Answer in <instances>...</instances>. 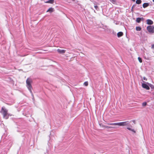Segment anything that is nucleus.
Instances as JSON below:
<instances>
[{
	"label": "nucleus",
	"instance_id": "9b49d317",
	"mask_svg": "<svg viewBox=\"0 0 154 154\" xmlns=\"http://www.w3.org/2000/svg\"><path fill=\"white\" fill-rule=\"evenodd\" d=\"M54 10V8H50L47 11V12H51L53 11Z\"/></svg>",
	"mask_w": 154,
	"mask_h": 154
},
{
	"label": "nucleus",
	"instance_id": "a878e982",
	"mask_svg": "<svg viewBox=\"0 0 154 154\" xmlns=\"http://www.w3.org/2000/svg\"><path fill=\"white\" fill-rule=\"evenodd\" d=\"M134 5H133L132 6V9L133 8H134Z\"/></svg>",
	"mask_w": 154,
	"mask_h": 154
},
{
	"label": "nucleus",
	"instance_id": "393cba45",
	"mask_svg": "<svg viewBox=\"0 0 154 154\" xmlns=\"http://www.w3.org/2000/svg\"><path fill=\"white\" fill-rule=\"evenodd\" d=\"M132 121H133V122L135 124V120H133Z\"/></svg>",
	"mask_w": 154,
	"mask_h": 154
},
{
	"label": "nucleus",
	"instance_id": "7ed1b4c3",
	"mask_svg": "<svg viewBox=\"0 0 154 154\" xmlns=\"http://www.w3.org/2000/svg\"><path fill=\"white\" fill-rule=\"evenodd\" d=\"M1 112L3 115L4 118L6 119H8L9 114L8 113V110L5 107H2Z\"/></svg>",
	"mask_w": 154,
	"mask_h": 154
},
{
	"label": "nucleus",
	"instance_id": "5701e85b",
	"mask_svg": "<svg viewBox=\"0 0 154 154\" xmlns=\"http://www.w3.org/2000/svg\"><path fill=\"white\" fill-rule=\"evenodd\" d=\"M152 48L154 49V44H153L152 45Z\"/></svg>",
	"mask_w": 154,
	"mask_h": 154
},
{
	"label": "nucleus",
	"instance_id": "aec40b11",
	"mask_svg": "<svg viewBox=\"0 0 154 154\" xmlns=\"http://www.w3.org/2000/svg\"><path fill=\"white\" fill-rule=\"evenodd\" d=\"M143 79L144 80H147V79L145 77H143Z\"/></svg>",
	"mask_w": 154,
	"mask_h": 154
},
{
	"label": "nucleus",
	"instance_id": "f03ea898",
	"mask_svg": "<svg viewBox=\"0 0 154 154\" xmlns=\"http://www.w3.org/2000/svg\"><path fill=\"white\" fill-rule=\"evenodd\" d=\"M109 125H119V126H126L130 124V122L127 121L124 122L115 123H108L107 124Z\"/></svg>",
	"mask_w": 154,
	"mask_h": 154
},
{
	"label": "nucleus",
	"instance_id": "b1692460",
	"mask_svg": "<svg viewBox=\"0 0 154 154\" xmlns=\"http://www.w3.org/2000/svg\"><path fill=\"white\" fill-rule=\"evenodd\" d=\"M131 131H132L134 133L135 132V131L134 129H131Z\"/></svg>",
	"mask_w": 154,
	"mask_h": 154
},
{
	"label": "nucleus",
	"instance_id": "ddd939ff",
	"mask_svg": "<svg viewBox=\"0 0 154 154\" xmlns=\"http://www.w3.org/2000/svg\"><path fill=\"white\" fill-rule=\"evenodd\" d=\"M136 30L137 31H140L141 30V28L139 26H137L136 27Z\"/></svg>",
	"mask_w": 154,
	"mask_h": 154
},
{
	"label": "nucleus",
	"instance_id": "0eeeda50",
	"mask_svg": "<svg viewBox=\"0 0 154 154\" xmlns=\"http://www.w3.org/2000/svg\"><path fill=\"white\" fill-rule=\"evenodd\" d=\"M57 51L60 54H63L64 53L66 52L65 50H61L60 49H58L57 50Z\"/></svg>",
	"mask_w": 154,
	"mask_h": 154
},
{
	"label": "nucleus",
	"instance_id": "dca6fc26",
	"mask_svg": "<svg viewBox=\"0 0 154 154\" xmlns=\"http://www.w3.org/2000/svg\"><path fill=\"white\" fill-rule=\"evenodd\" d=\"M84 85H85V86H88V82H84Z\"/></svg>",
	"mask_w": 154,
	"mask_h": 154
},
{
	"label": "nucleus",
	"instance_id": "2eb2a0df",
	"mask_svg": "<svg viewBox=\"0 0 154 154\" xmlns=\"http://www.w3.org/2000/svg\"><path fill=\"white\" fill-rule=\"evenodd\" d=\"M138 60L140 63H142V61L141 58L140 57H138Z\"/></svg>",
	"mask_w": 154,
	"mask_h": 154
},
{
	"label": "nucleus",
	"instance_id": "a211bd4d",
	"mask_svg": "<svg viewBox=\"0 0 154 154\" xmlns=\"http://www.w3.org/2000/svg\"><path fill=\"white\" fill-rule=\"evenodd\" d=\"M110 1L113 3H114L116 1L115 0H110Z\"/></svg>",
	"mask_w": 154,
	"mask_h": 154
},
{
	"label": "nucleus",
	"instance_id": "9d476101",
	"mask_svg": "<svg viewBox=\"0 0 154 154\" xmlns=\"http://www.w3.org/2000/svg\"><path fill=\"white\" fill-rule=\"evenodd\" d=\"M148 5L149 4L148 3H145L143 4V8H145L148 7Z\"/></svg>",
	"mask_w": 154,
	"mask_h": 154
},
{
	"label": "nucleus",
	"instance_id": "6e6552de",
	"mask_svg": "<svg viewBox=\"0 0 154 154\" xmlns=\"http://www.w3.org/2000/svg\"><path fill=\"white\" fill-rule=\"evenodd\" d=\"M147 24L149 25H152L153 24V22L151 20L147 19L146 20Z\"/></svg>",
	"mask_w": 154,
	"mask_h": 154
},
{
	"label": "nucleus",
	"instance_id": "423d86ee",
	"mask_svg": "<svg viewBox=\"0 0 154 154\" xmlns=\"http://www.w3.org/2000/svg\"><path fill=\"white\" fill-rule=\"evenodd\" d=\"M144 20V19L143 17H138L136 19V21L138 23H140L141 21H143Z\"/></svg>",
	"mask_w": 154,
	"mask_h": 154
},
{
	"label": "nucleus",
	"instance_id": "cd10ccee",
	"mask_svg": "<svg viewBox=\"0 0 154 154\" xmlns=\"http://www.w3.org/2000/svg\"><path fill=\"white\" fill-rule=\"evenodd\" d=\"M152 1L154 2V0H152Z\"/></svg>",
	"mask_w": 154,
	"mask_h": 154
},
{
	"label": "nucleus",
	"instance_id": "f8f14e48",
	"mask_svg": "<svg viewBox=\"0 0 154 154\" xmlns=\"http://www.w3.org/2000/svg\"><path fill=\"white\" fill-rule=\"evenodd\" d=\"M54 0H49L46 2L47 3H50L51 4H53L54 2Z\"/></svg>",
	"mask_w": 154,
	"mask_h": 154
},
{
	"label": "nucleus",
	"instance_id": "bb28decb",
	"mask_svg": "<svg viewBox=\"0 0 154 154\" xmlns=\"http://www.w3.org/2000/svg\"><path fill=\"white\" fill-rule=\"evenodd\" d=\"M135 0H132V1H133V2H134Z\"/></svg>",
	"mask_w": 154,
	"mask_h": 154
},
{
	"label": "nucleus",
	"instance_id": "39448f33",
	"mask_svg": "<svg viewBox=\"0 0 154 154\" xmlns=\"http://www.w3.org/2000/svg\"><path fill=\"white\" fill-rule=\"evenodd\" d=\"M142 86L143 88L147 90H149L150 89L149 87L146 84L143 83L142 84Z\"/></svg>",
	"mask_w": 154,
	"mask_h": 154
},
{
	"label": "nucleus",
	"instance_id": "4468645a",
	"mask_svg": "<svg viewBox=\"0 0 154 154\" xmlns=\"http://www.w3.org/2000/svg\"><path fill=\"white\" fill-rule=\"evenodd\" d=\"M141 0H137L136 1V3L137 4H140L141 3Z\"/></svg>",
	"mask_w": 154,
	"mask_h": 154
},
{
	"label": "nucleus",
	"instance_id": "6ab92c4d",
	"mask_svg": "<svg viewBox=\"0 0 154 154\" xmlns=\"http://www.w3.org/2000/svg\"><path fill=\"white\" fill-rule=\"evenodd\" d=\"M94 8L96 10H97L98 8V6L96 5L94 6Z\"/></svg>",
	"mask_w": 154,
	"mask_h": 154
},
{
	"label": "nucleus",
	"instance_id": "1a4fd4ad",
	"mask_svg": "<svg viewBox=\"0 0 154 154\" xmlns=\"http://www.w3.org/2000/svg\"><path fill=\"white\" fill-rule=\"evenodd\" d=\"M123 35V33L122 32H120L118 33L117 36L118 37H120Z\"/></svg>",
	"mask_w": 154,
	"mask_h": 154
},
{
	"label": "nucleus",
	"instance_id": "f257e3e1",
	"mask_svg": "<svg viewBox=\"0 0 154 154\" xmlns=\"http://www.w3.org/2000/svg\"><path fill=\"white\" fill-rule=\"evenodd\" d=\"M32 82V79L29 78H28L26 80V86L30 91L31 94H32V87L31 85V83Z\"/></svg>",
	"mask_w": 154,
	"mask_h": 154
},
{
	"label": "nucleus",
	"instance_id": "f3484780",
	"mask_svg": "<svg viewBox=\"0 0 154 154\" xmlns=\"http://www.w3.org/2000/svg\"><path fill=\"white\" fill-rule=\"evenodd\" d=\"M146 103L144 102L142 103V106H145L146 105Z\"/></svg>",
	"mask_w": 154,
	"mask_h": 154
},
{
	"label": "nucleus",
	"instance_id": "412c9836",
	"mask_svg": "<svg viewBox=\"0 0 154 154\" xmlns=\"http://www.w3.org/2000/svg\"><path fill=\"white\" fill-rule=\"evenodd\" d=\"M127 129H128V130H130V131H131V129L130 128H129V127H128V128H127Z\"/></svg>",
	"mask_w": 154,
	"mask_h": 154
},
{
	"label": "nucleus",
	"instance_id": "4be33fe9",
	"mask_svg": "<svg viewBox=\"0 0 154 154\" xmlns=\"http://www.w3.org/2000/svg\"><path fill=\"white\" fill-rule=\"evenodd\" d=\"M106 127L107 128H113V127H110V126H106Z\"/></svg>",
	"mask_w": 154,
	"mask_h": 154
},
{
	"label": "nucleus",
	"instance_id": "20e7f679",
	"mask_svg": "<svg viewBox=\"0 0 154 154\" xmlns=\"http://www.w3.org/2000/svg\"><path fill=\"white\" fill-rule=\"evenodd\" d=\"M146 29L150 33L154 32V26H148L147 27Z\"/></svg>",
	"mask_w": 154,
	"mask_h": 154
}]
</instances>
